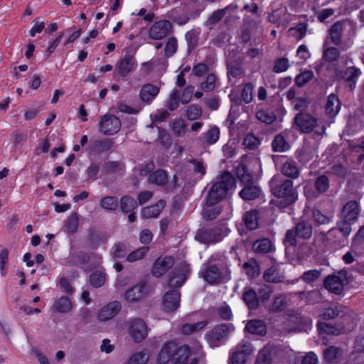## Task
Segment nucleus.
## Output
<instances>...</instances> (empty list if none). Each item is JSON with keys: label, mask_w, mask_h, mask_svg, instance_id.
<instances>
[{"label": "nucleus", "mask_w": 364, "mask_h": 364, "mask_svg": "<svg viewBox=\"0 0 364 364\" xmlns=\"http://www.w3.org/2000/svg\"><path fill=\"white\" fill-rule=\"evenodd\" d=\"M246 275L249 278H255L259 274L260 267L255 259H250L242 265Z\"/></svg>", "instance_id": "nucleus-33"}, {"label": "nucleus", "mask_w": 364, "mask_h": 364, "mask_svg": "<svg viewBox=\"0 0 364 364\" xmlns=\"http://www.w3.org/2000/svg\"><path fill=\"white\" fill-rule=\"evenodd\" d=\"M244 223L250 230H255L258 227L257 212L250 210L246 213L243 217Z\"/></svg>", "instance_id": "nucleus-46"}, {"label": "nucleus", "mask_w": 364, "mask_h": 364, "mask_svg": "<svg viewBox=\"0 0 364 364\" xmlns=\"http://www.w3.org/2000/svg\"><path fill=\"white\" fill-rule=\"evenodd\" d=\"M148 181L151 184L162 186L167 183L168 175L165 171L159 169L149 173Z\"/></svg>", "instance_id": "nucleus-30"}, {"label": "nucleus", "mask_w": 364, "mask_h": 364, "mask_svg": "<svg viewBox=\"0 0 364 364\" xmlns=\"http://www.w3.org/2000/svg\"><path fill=\"white\" fill-rule=\"evenodd\" d=\"M64 225L68 232H76L79 226V215L77 213H73L65 221Z\"/></svg>", "instance_id": "nucleus-42"}, {"label": "nucleus", "mask_w": 364, "mask_h": 364, "mask_svg": "<svg viewBox=\"0 0 364 364\" xmlns=\"http://www.w3.org/2000/svg\"><path fill=\"white\" fill-rule=\"evenodd\" d=\"M307 31V24L304 23H300L295 27L289 28V31L292 33V36L295 37L297 41H300L304 38L306 36Z\"/></svg>", "instance_id": "nucleus-53"}, {"label": "nucleus", "mask_w": 364, "mask_h": 364, "mask_svg": "<svg viewBox=\"0 0 364 364\" xmlns=\"http://www.w3.org/2000/svg\"><path fill=\"white\" fill-rule=\"evenodd\" d=\"M329 39L336 46L341 43V23L339 21L335 23L329 30Z\"/></svg>", "instance_id": "nucleus-39"}, {"label": "nucleus", "mask_w": 364, "mask_h": 364, "mask_svg": "<svg viewBox=\"0 0 364 364\" xmlns=\"http://www.w3.org/2000/svg\"><path fill=\"white\" fill-rule=\"evenodd\" d=\"M135 65V60L133 55H125L117 62L116 69L122 76L127 75L133 69Z\"/></svg>", "instance_id": "nucleus-19"}, {"label": "nucleus", "mask_w": 364, "mask_h": 364, "mask_svg": "<svg viewBox=\"0 0 364 364\" xmlns=\"http://www.w3.org/2000/svg\"><path fill=\"white\" fill-rule=\"evenodd\" d=\"M173 257L166 256L159 257L154 262L151 269V274L156 277L165 274L174 264Z\"/></svg>", "instance_id": "nucleus-12"}, {"label": "nucleus", "mask_w": 364, "mask_h": 364, "mask_svg": "<svg viewBox=\"0 0 364 364\" xmlns=\"http://www.w3.org/2000/svg\"><path fill=\"white\" fill-rule=\"evenodd\" d=\"M186 279V277L184 273L174 271L173 276L169 279V286L176 288L181 287Z\"/></svg>", "instance_id": "nucleus-57"}, {"label": "nucleus", "mask_w": 364, "mask_h": 364, "mask_svg": "<svg viewBox=\"0 0 364 364\" xmlns=\"http://www.w3.org/2000/svg\"><path fill=\"white\" fill-rule=\"evenodd\" d=\"M245 329L251 334L264 336L267 333V327L264 322L258 319L249 321L245 326Z\"/></svg>", "instance_id": "nucleus-25"}, {"label": "nucleus", "mask_w": 364, "mask_h": 364, "mask_svg": "<svg viewBox=\"0 0 364 364\" xmlns=\"http://www.w3.org/2000/svg\"><path fill=\"white\" fill-rule=\"evenodd\" d=\"M281 171L285 176L292 179H295L299 176V170L296 162L292 160H287L283 163Z\"/></svg>", "instance_id": "nucleus-29"}, {"label": "nucleus", "mask_w": 364, "mask_h": 364, "mask_svg": "<svg viewBox=\"0 0 364 364\" xmlns=\"http://www.w3.org/2000/svg\"><path fill=\"white\" fill-rule=\"evenodd\" d=\"M114 143L110 139L97 140L95 142V147L98 151H107L112 149Z\"/></svg>", "instance_id": "nucleus-64"}, {"label": "nucleus", "mask_w": 364, "mask_h": 364, "mask_svg": "<svg viewBox=\"0 0 364 364\" xmlns=\"http://www.w3.org/2000/svg\"><path fill=\"white\" fill-rule=\"evenodd\" d=\"M291 20V14L285 8L277 9L269 16V21L279 26L287 27Z\"/></svg>", "instance_id": "nucleus-17"}, {"label": "nucleus", "mask_w": 364, "mask_h": 364, "mask_svg": "<svg viewBox=\"0 0 364 364\" xmlns=\"http://www.w3.org/2000/svg\"><path fill=\"white\" fill-rule=\"evenodd\" d=\"M341 355L339 348L331 346L323 350V359L328 364H336Z\"/></svg>", "instance_id": "nucleus-34"}, {"label": "nucleus", "mask_w": 364, "mask_h": 364, "mask_svg": "<svg viewBox=\"0 0 364 364\" xmlns=\"http://www.w3.org/2000/svg\"><path fill=\"white\" fill-rule=\"evenodd\" d=\"M343 31L348 28L347 40L343 39V50L349 48L353 43V38L355 36L356 32V24L350 20L346 18L343 19Z\"/></svg>", "instance_id": "nucleus-22"}, {"label": "nucleus", "mask_w": 364, "mask_h": 364, "mask_svg": "<svg viewBox=\"0 0 364 364\" xmlns=\"http://www.w3.org/2000/svg\"><path fill=\"white\" fill-rule=\"evenodd\" d=\"M339 57L340 52L336 48L328 47L323 50L322 58L325 61L333 63L337 61Z\"/></svg>", "instance_id": "nucleus-49"}, {"label": "nucleus", "mask_w": 364, "mask_h": 364, "mask_svg": "<svg viewBox=\"0 0 364 364\" xmlns=\"http://www.w3.org/2000/svg\"><path fill=\"white\" fill-rule=\"evenodd\" d=\"M159 87L152 84L144 85L139 92V97L144 102H150L152 101L159 92Z\"/></svg>", "instance_id": "nucleus-21"}, {"label": "nucleus", "mask_w": 364, "mask_h": 364, "mask_svg": "<svg viewBox=\"0 0 364 364\" xmlns=\"http://www.w3.org/2000/svg\"><path fill=\"white\" fill-rule=\"evenodd\" d=\"M165 201L160 200L156 204L147 206L141 210V216L145 218H157L165 206Z\"/></svg>", "instance_id": "nucleus-26"}, {"label": "nucleus", "mask_w": 364, "mask_h": 364, "mask_svg": "<svg viewBox=\"0 0 364 364\" xmlns=\"http://www.w3.org/2000/svg\"><path fill=\"white\" fill-rule=\"evenodd\" d=\"M100 205L107 210H115L118 208V199L115 196H105L100 200Z\"/></svg>", "instance_id": "nucleus-43"}, {"label": "nucleus", "mask_w": 364, "mask_h": 364, "mask_svg": "<svg viewBox=\"0 0 364 364\" xmlns=\"http://www.w3.org/2000/svg\"><path fill=\"white\" fill-rule=\"evenodd\" d=\"M360 75V70L353 66L343 70V87H348L350 91L353 92Z\"/></svg>", "instance_id": "nucleus-14"}, {"label": "nucleus", "mask_w": 364, "mask_h": 364, "mask_svg": "<svg viewBox=\"0 0 364 364\" xmlns=\"http://www.w3.org/2000/svg\"><path fill=\"white\" fill-rule=\"evenodd\" d=\"M220 130L217 127H213L203 133L202 139L203 144L204 145H212L215 144L219 139Z\"/></svg>", "instance_id": "nucleus-36"}, {"label": "nucleus", "mask_w": 364, "mask_h": 364, "mask_svg": "<svg viewBox=\"0 0 364 364\" xmlns=\"http://www.w3.org/2000/svg\"><path fill=\"white\" fill-rule=\"evenodd\" d=\"M237 176L244 185L252 182V176L244 164H240L237 167Z\"/></svg>", "instance_id": "nucleus-44"}, {"label": "nucleus", "mask_w": 364, "mask_h": 364, "mask_svg": "<svg viewBox=\"0 0 364 364\" xmlns=\"http://www.w3.org/2000/svg\"><path fill=\"white\" fill-rule=\"evenodd\" d=\"M172 24L169 21L161 20L156 21L149 30V37L152 40H161L171 31Z\"/></svg>", "instance_id": "nucleus-11"}, {"label": "nucleus", "mask_w": 364, "mask_h": 364, "mask_svg": "<svg viewBox=\"0 0 364 364\" xmlns=\"http://www.w3.org/2000/svg\"><path fill=\"white\" fill-rule=\"evenodd\" d=\"M221 230L218 227L202 228L195 235V239L203 244H214L222 240Z\"/></svg>", "instance_id": "nucleus-8"}, {"label": "nucleus", "mask_w": 364, "mask_h": 364, "mask_svg": "<svg viewBox=\"0 0 364 364\" xmlns=\"http://www.w3.org/2000/svg\"><path fill=\"white\" fill-rule=\"evenodd\" d=\"M288 299L284 294L276 296L271 305L268 306V311L271 312H279L287 306Z\"/></svg>", "instance_id": "nucleus-35"}, {"label": "nucleus", "mask_w": 364, "mask_h": 364, "mask_svg": "<svg viewBox=\"0 0 364 364\" xmlns=\"http://www.w3.org/2000/svg\"><path fill=\"white\" fill-rule=\"evenodd\" d=\"M340 100L337 94L329 95L326 105V111L331 117L337 115L340 109Z\"/></svg>", "instance_id": "nucleus-28"}, {"label": "nucleus", "mask_w": 364, "mask_h": 364, "mask_svg": "<svg viewBox=\"0 0 364 364\" xmlns=\"http://www.w3.org/2000/svg\"><path fill=\"white\" fill-rule=\"evenodd\" d=\"M235 188V180L229 173L221 176L219 181L215 183L208 191L206 204L213 206L223 200L228 192Z\"/></svg>", "instance_id": "nucleus-3"}, {"label": "nucleus", "mask_w": 364, "mask_h": 364, "mask_svg": "<svg viewBox=\"0 0 364 364\" xmlns=\"http://www.w3.org/2000/svg\"><path fill=\"white\" fill-rule=\"evenodd\" d=\"M106 280V274L100 271H95L90 276V282L94 287H102Z\"/></svg>", "instance_id": "nucleus-51"}, {"label": "nucleus", "mask_w": 364, "mask_h": 364, "mask_svg": "<svg viewBox=\"0 0 364 364\" xmlns=\"http://www.w3.org/2000/svg\"><path fill=\"white\" fill-rule=\"evenodd\" d=\"M294 228L296 230L297 237L301 239H309L312 235V226L311 223L306 221L298 223Z\"/></svg>", "instance_id": "nucleus-32"}, {"label": "nucleus", "mask_w": 364, "mask_h": 364, "mask_svg": "<svg viewBox=\"0 0 364 364\" xmlns=\"http://www.w3.org/2000/svg\"><path fill=\"white\" fill-rule=\"evenodd\" d=\"M297 235L295 228L289 229L287 231L284 240V244L287 247H295L297 245Z\"/></svg>", "instance_id": "nucleus-61"}, {"label": "nucleus", "mask_w": 364, "mask_h": 364, "mask_svg": "<svg viewBox=\"0 0 364 364\" xmlns=\"http://www.w3.org/2000/svg\"><path fill=\"white\" fill-rule=\"evenodd\" d=\"M149 248L147 246L139 247L136 250L130 252L127 257V260L129 262H134L140 260L145 257V255L149 252Z\"/></svg>", "instance_id": "nucleus-47"}, {"label": "nucleus", "mask_w": 364, "mask_h": 364, "mask_svg": "<svg viewBox=\"0 0 364 364\" xmlns=\"http://www.w3.org/2000/svg\"><path fill=\"white\" fill-rule=\"evenodd\" d=\"M129 333L133 340L139 343L145 339L148 335V328L141 318H135L128 321Z\"/></svg>", "instance_id": "nucleus-9"}, {"label": "nucleus", "mask_w": 364, "mask_h": 364, "mask_svg": "<svg viewBox=\"0 0 364 364\" xmlns=\"http://www.w3.org/2000/svg\"><path fill=\"white\" fill-rule=\"evenodd\" d=\"M136 200L129 196H124L120 199L121 210L124 213H130L136 208Z\"/></svg>", "instance_id": "nucleus-41"}, {"label": "nucleus", "mask_w": 364, "mask_h": 364, "mask_svg": "<svg viewBox=\"0 0 364 364\" xmlns=\"http://www.w3.org/2000/svg\"><path fill=\"white\" fill-rule=\"evenodd\" d=\"M190 355L191 349L188 346L183 345L178 347L175 342L168 341L162 346L156 360L159 364H166L170 361L176 364H198V360L196 358L188 361Z\"/></svg>", "instance_id": "nucleus-1"}, {"label": "nucleus", "mask_w": 364, "mask_h": 364, "mask_svg": "<svg viewBox=\"0 0 364 364\" xmlns=\"http://www.w3.org/2000/svg\"><path fill=\"white\" fill-rule=\"evenodd\" d=\"M314 76L313 71L309 70H304L296 76L295 82L298 87H301L309 82Z\"/></svg>", "instance_id": "nucleus-48"}, {"label": "nucleus", "mask_w": 364, "mask_h": 364, "mask_svg": "<svg viewBox=\"0 0 364 364\" xmlns=\"http://www.w3.org/2000/svg\"><path fill=\"white\" fill-rule=\"evenodd\" d=\"M328 188L329 181L327 176L321 175L316 178L315 181V188L318 193H325L327 191Z\"/></svg>", "instance_id": "nucleus-58"}, {"label": "nucleus", "mask_w": 364, "mask_h": 364, "mask_svg": "<svg viewBox=\"0 0 364 364\" xmlns=\"http://www.w3.org/2000/svg\"><path fill=\"white\" fill-rule=\"evenodd\" d=\"M242 299L250 309H256L259 306V298L257 292L250 287L243 289Z\"/></svg>", "instance_id": "nucleus-23"}, {"label": "nucleus", "mask_w": 364, "mask_h": 364, "mask_svg": "<svg viewBox=\"0 0 364 364\" xmlns=\"http://www.w3.org/2000/svg\"><path fill=\"white\" fill-rule=\"evenodd\" d=\"M313 151L309 148L304 147L297 152L296 158L300 163L306 164L313 159Z\"/></svg>", "instance_id": "nucleus-60"}, {"label": "nucleus", "mask_w": 364, "mask_h": 364, "mask_svg": "<svg viewBox=\"0 0 364 364\" xmlns=\"http://www.w3.org/2000/svg\"><path fill=\"white\" fill-rule=\"evenodd\" d=\"M146 294V285L138 284L125 291L124 299L129 303H134L142 299Z\"/></svg>", "instance_id": "nucleus-18"}, {"label": "nucleus", "mask_w": 364, "mask_h": 364, "mask_svg": "<svg viewBox=\"0 0 364 364\" xmlns=\"http://www.w3.org/2000/svg\"><path fill=\"white\" fill-rule=\"evenodd\" d=\"M122 309V304L118 301H113L103 307L97 313V318L101 321H107L114 318Z\"/></svg>", "instance_id": "nucleus-13"}, {"label": "nucleus", "mask_w": 364, "mask_h": 364, "mask_svg": "<svg viewBox=\"0 0 364 364\" xmlns=\"http://www.w3.org/2000/svg\"><path fill=\"white\" fill-rule=\"evenodd\" d=\"M323 287L329 292L339 295L341 294V279L336 274L328 275L323 281Z\"/></svg>", "instance_id": "nucleus-20"}, {"label": "nucleus", "mask_w": 364, "mask_h": 364, "mask_svg": "<svg viewBox=\"0 0 364 364\" xmlns=\"http://www.w3.org/2000/svg\"><path fill=\"white\" fill-rule=\"evenodd\" d=\"M72 307V303L67 296H62L54 304V308L60 313L69 312Z\"/></svg>", "instance_id": "nucleus-45"}, {"label": "nucleus", "mask_w": 364, "mask_h": 364, "mask_svg": "<svg viewBox=\"0 0 364 364\" xmlns=\"http://www.w3.org/2000/svg\"><path fill=\"white\" fill-rule=\"evenodd\" d=\"M216 83V77L213 74L207 75L204 82L200 84V88L205 92H210L215 89Z\"/></svg>", "instance_id": "nucleus-63"}, {"label": "nucleus", "mask_w": 364, "mask_h": 364, "mask_svg": "<svg viewBox=\"0 0 364 364\" xmlns=\"http://www.w3.org/2000/svg\"><path fill=\"white\" fill-rule=\"evenodd\" d=\"M180 100V92L176 90H173L169 95L168 100L166 102V107L169 110L173 111L178 108Z\"/></svg>", "instance_id": "nucleus-50"}, {"label": "nucleus", "mask_w": 364, "mask_h": 364, "mask_svg": "<svg viewBox=\"0 0 364 364\" xmlns=\"http://www.w3.org/2000/svg\"><path fill=\"white\" fill-rule=\"evenodd\" d=\"M149 355L146 350L134 354L129 360V364H146L149 360Z\"/></svg>", "instance_id": "nucleus-55"}, {"label": "nucleus", "mask_w": 364, "mask_h": 364, "mask_svg": "<svg viewBox=\"0 0 364 364\" xmlns=\"http://www.w3.org/2000/svg\"><path fill=\"white\" fill-rule=\"evenodd\" d=\"M252 351V346L248 341H242L235 347L230 357V364H244Z\"/></svg>", "instance_id": "nucleus-10"}, {"label": "nucleus", "mask_w": 364, "mask_h": 364, "mask_svg": "<svg viewBox=\"0 0 364 364\" xmlns=\"http://www.w3.org/2000/svg\"><path fill=\"white\" fill-rule=\"evenodd\" d=\"M256 117L259 121L266 124H271L276 119V115L273 112L263 109L257 112Z\"/></svg>", "instance_id": "nucleus-62"}, {"label": "nucleus", "mask_w": 364, "mask_h": 364, "mask_svg": "<svg viewBox=\"0 0 364 364\" xmlns=\"http://www.w3.org/2000/svg\"><path fill=\"white\" fill-rule=\"evenodd\" d=\"M243 145L245 148L254 150L258 147L260 144L259 139L253 134H248L243 140Z\"/></svg>", "instance_id": "nucleus-59"}, {"label": "nucleus", "mask_w": 364, "mask_h": 364, "mask_svg": "<svg viewBox=\"0 0 364 364\" xmlns=\"http://www.w3.org/2000/svg\"><path fill=\"white\" fill-rule=\"evenodd\" d=\"M360 205L355 200H350L343 206V220L346 223H355L360 214Z\"/></svg>", "instance_id": "nucleus-15"}, {"label": "nucleus", "mask_w": 364, "mask_h": 364, "mask_svg": "<svg viewBox=\"0 0 364 364\" xmlns=\"http://www.w3.org/2000/svg\"><path fill=\"white\" fill-rule=\"evenodd\" d=\"M202 115V109L199 105H191L186 109V117L188 120H196Z\"/></svg>", "instance_id": "nucleus-52"}, {"label": "nucleus", "mask_w": 364, "mask_h": 364, "mask_svg": "<svg viewBox=\"0 0 364 364\" xmlns=\"http://www.w3.org/2000/svg\"><path fill=\"white\" fill-rule=\"evenodd\" d=\"M120 119L114 114H106L100 119L99 131L104 135H113L121 129Z\"/></svg>", "instance_id": "nucleus-7"}, {"label": "nucleus", "mask_w": 364, "mask_h": 364, "mask_svg": "<svg viewBox=\"0 0 364 364\" xmlns=\"http://www.w3.org/2000/svg\"><path fill=\"white\" fill-rule=\"evenodd\" d=\"M352 247L360 253L364 252V225L359 228L353 237Z\"/></svg>", "instance_id": "nucleus-40"}, {"label": "nucleus", "mask_w": 364, "mask_h": 364, "mask_svg": "<svg viewBox=\"0 0 364 364\" xmlns=\"http://www.w3.org/2000/svg\"><path fill=\"white\" fill-rule=\"evenodd\" d=\"M233 331L234 326L232 324L221 323L209 331L205 334V338L211 348H215L220 346L223 341Z\"/></svg>", "instance_id": "nucleus-5"}, {"label": "nucleus", "mask_w": 364, "mask_h": 364, "mask_svg": "<svg viewBox=\"0 0 364 364\" xmlns=\"http://www.w3.org/2000/svg\"><path fill=\"white\" fill-rule=\"evenodd\" d=\"M252 248L256 253L267 254L272 252L273 245L268 238H262L254 242Z\"/></svg>", "instance_id": "nucleus-31"}, {"label": "nucleus", "mask_w": 364, "mask_h": 364, "mask_svg": "<svg viewBox=\"0 0 364 364\" xmlns=\"http://www.w3.org/2000/svg\"><path fill=\"white\" fill-rule=\"evenodd\" d=\"M207 325V321H201L195 323H185L181 327V333L184 335H191L203 329Z\"/></svg>", "instance_id": "nucleus-38"}, {"label": "nucleus", "mask_w": 364, "mask_h": 364, "mask_svg": "<svg viewBox=\"0 0 364 364\" xmlns=\"http://www.w3.org/2000/svg\"><path fill=\"white\" fill-rule=\"evenodd\" d=\"M180 298L181 295L178 291H167L163 299V309L168 312L176 311L180 306Z\"/></svg>", "instance_id": "nucleus-16"}, {"label": "nucleus", "mask_w": 364, "mask_h": 364, "mask_svg": "<svg viewBox=\"0 0 364 364\" xmlns=\"http://www.w3.org/2000/svg\"><path fill=\"white\" fill-rule=\"evenodd\" d=\"M296 126L304 133H309L316 128V133L322 135L325 132L324 126L319 127L317 119L309 113L300 112L295 116Z\"/></svg>", "instance_id": "nucleus-6"}, {"label": "nucleus", "mask_w": 364, "mask_h": 364, "mask_svg": "<svg viewBox=\"0 0 364 364\" xmlns=\"http://www.w3.org/2000/svg\"><path fill=\"white\" fill-rule=\"evenodd\" d=\"M272 147L274 152H284L290 146L282 134H277L272 141Z\"/></svg>", "instance_id": "nucleus-37"}, {"label": "nucleus", "mask_w": 364, "mask_h": 364, "mask_svg": "<svg viewBox=\"0 0 364 364\" xmlns=\"http://www.w3.org/2000/svg\"><path fill=\"white\" fill-rule=\"evenodd\" d=\"M213 260V257H210L201 265L198 272L199 277L210 285L220 284L230 273L227 266L222 264H214Z\"/></svg>", "instance_id": "nucleus-4"}, {"label": "nucleus", "mask_w": 364, "mask_h": 364, "mask_svg": "<svg viewBox=\"0 0 364 364\" xmlns=\"http://www.w3.org/2000/svg\"><path fill=\"white\" fill-rule=\"evenodd\" d=\"M178 49V41L176 38L171 37L168 39L164 48V55L166 57H171L176 53Z\"/></svg>", "instance_id": "nucleus-54"}, {"label": "nucleus", "mask_w": 364, "mask_h": 364, "mask_svg": "<svg viewBox=\"0 0 364 364\" xmlns=\"http://www.w3.org/2000/svg\"><path fill=\"white\" fill-rule=\"evenodd\" d=\"M261 193L259 187L253 185L252 182L244 185L240 192V196L245 200H252L257 198Z\"/></svg>", "instance_id": "nucleus-24"}, {"label": "nucleus", "mask_w": 364, "mask_h": 364, "mask_svg": "<svg viewBox=\"0 0 364 364\" xmlns=\"http://www.w3.org/2000/svg\"><path fill=\"white\" fill-rule=\"evenodd\" d=\"M269 186L272 194L282 200L281 207H287L297 200L298 192L291 180H282V176L277 174L272 178Z\"/></svg>", "instance_id": "nucleus-2"}, {"label": "nucleus", "mask_w": 364, "mask_h": 364, "mask_svg": "<svg viewBox=\"0 0 364 364\" xmlns=\"http://www.w3.org/2000/svg\"><path fill=\"white\" fill-rule=\"evenodd\" d=\"M172 130L175 135L181 136L185 134L186 131V125L183 119H176L172 123Z\"/></svg>", "instance_id": "nucleus-56"}, {"label": "nucleus", "mask_w": 364, "mask_h": 364, "mask_svg": "<svg viewBox=\"0 0 364 364\" xmlns=\"http://www.w3.org/2000/svg\"><path fill=\"white\" fill-rule=\"evenodd\" d=\"M263 279L267 282L279 283L284 281V277L277 267L272 266L264 272Z\"/></svg>", "instance_id": "nucleus-27"}]
</instances>
